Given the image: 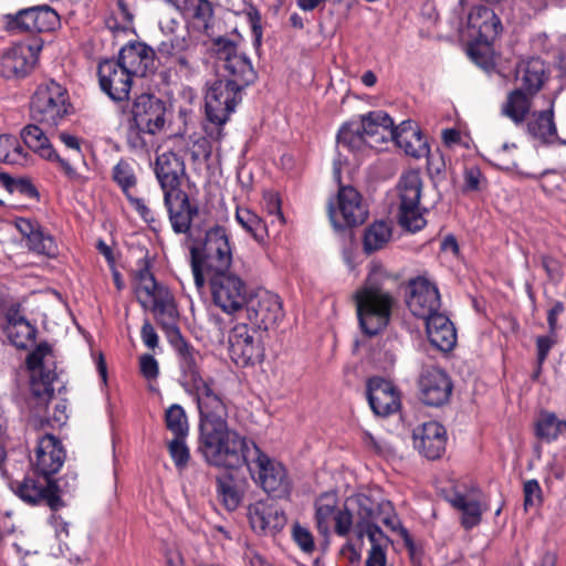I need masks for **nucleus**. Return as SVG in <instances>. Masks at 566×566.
I'll return each mask as SVG.
<instances>
[{
	"mask_svg": "<svg viewBox=\"0 0 566 566\" xmlns=\"http://www.w3.org/2000/svg\"><path fill=\"white\" fill-rule=\"evenodd\" d=\"M396 281V276L381 264H370L365 284L354 294L357 316L365 334L376 335L388 325L396 303L388 287Z\"/></svg>",
	"mask_w": 566,
	"mask_h": 566,
	"instance_id": "f257e3e1",
	"label": "nucleus"
},
{
	"mask_svg": "<svg viewBox=\"0 0 566 566\" xmlns=\"http://www.w3.org/2000/svg\"><path fill=\"white\" fill-rule=\"evenodd\" d=\"M199 449L205 460L218 468L235 469L258 453V446L228 427V423L200 429Z\"/></svg>",
	"mask_w": 566,
	"mask_h": 566,
	"instance_id": "f03ea898",
	"label": "nucleus"
},
{
	"mask_svg": "<svg viewBox=\"0 0 566 566\" xmlns=\"http://www.w3.org/2000/svg\"><path fill=\"white\" fill-rule=\"evenodd\" d=\"M395 134L391 117L384 111H374L343 125L337 134V143L350 151H361L366 147L379 150L394 139Z\"/></svg>",
	"mask_w": 566,
	"mask_h": 566,
	"instance_id": "7ed1b4c3",
	"label": "nucleus"
},
{
	"mask_svg": "<svg viewBox=\"0 0 566 566\" xmlns=\"http://www.w3.org/2000/svg\"><path fill=\"white\" fill-rule=\"evenodd\" d=\"M233 248L223 227H213L206 232L201 247L191 249V269L197 287H202L206 277L230 270Z\"/></svg>",
	"mask_w": 566,
	"mask_h": 566,
	"instance_id": "20e7f679",
	"label": "nucleus"
},
{
	"mask_svg": "<svg viewBox=\"0 0 566 566\" xmlns=\"http://www.w3.org/2000/svg\"><path fill=\"white\" fill-rule=\"evenodd\" d=\"M71 108L66 88L53 80L41 83L30 103L32 118L48 127L60 125Z\"/></svg>",
	"mask_w": 566,
	"mask_h": 566,
	"instance_id": "39448f33",
	"label": "nucleus"
},
{
	"mask_svg": "<svg viewBox=\"0 0 566 566\" xmlns=\"http://www.w3.org/2000/svg\"><path fill=\"white\" fill-rule=\"evenodd\" d=\"M422 187L421 174L415 169L403 172L396 186L398 221L410 232L421 230L427 223L420 207Z\"/></svg>",
	"mask_w": 566,
	"mask_h": 566,
	"instance_id": "423d86ee",
	"label": "nucleus"
},
{
	"mask_svg": "<svg viewBox=\"0 0 566 566\" xmlns=\"http://www.w3.org/2000/svg\"><path fill=\"white\" fill-rule=\"evenodd\" d=\"M30 370L31 392L40 409L46 408L54 395L53 382L56 379L55 357L48 344H40L27 358Z\"/></svg>",
	"mask_w": 566,
	"mask_h": 566,
	"instance_id": "0eeeda50",
	"label": "nucleus"
},
{
	"mask_svg": "<svg viewBox=\"0 0 566 566\" xmlns=\"http://www.w3.org/2000/svg\"><path fill=\"white\" fill-rule=\"evenodd\" d=\"M327 209L336 229L361 224L368 217L361 195L352 186H339L336 196L329 198Z\"/></svg>",
	"mask_w": 566,
	"mask_h": 566,
	"instance_id": "6e6552de",
	"label": "nucleus"
},
{
	"mask_svg": "<svg viewBox=\"0 0 566 566\" xmlns=\"http://www.w3.org/2000/svg\"><path fill=\"white\" fill-rule=\"evenodd\" d=\"M213 50L224 71V80L245 88L252 84L256 73L251 60L241 52L235 43L226 38H218L213 41Z\"/></svg>",
	"mask_w": 566,
	"mask_h": 566,
	"instance_id": "1a4fd4ad",
	"label": "nucleus"
},
{
	"mask_svg": "<svg viewBox=\"0 0 566 566\" xmlns=\"http://www.w3.org/2000/svg\"><path fill=\"white\" fill-rule=\"evenodd\" d=\"M213 303L224 313L233 314L244 307L249 297L247 283L230 271L206 277Z\"/></svg>",
	"mask_w": 566,
	"mask_h": 566,
	"instance_id": "9d476101",
	"label": "nucleus"
},
{
	"mask_svg": "<svg viewBox=\"0 0 566 566\" xmlns=\"http://www.w3.org/2000/svg\"><path fill=\"white\" fill-rule=\"evenodd\" d=\"M242 91L243 88L224 78L210 83L205 96L208 119L219 126L226 124L241 102Z\"/></svg>",
	"mask_w": 566,
	"mask_h": 566,
	"instance_id": "9b49d317",
	"label": "nucleus"
},
{
	"mask_svg": "<svg viewBox=\"0 0 566 566\" xmlns=\"http://www.w3.org/2000/svg\"><path fill=\"white\" fill-rule=\"evenodd\" d=\"M262 489L273 496L282 497L290 493V480L285 468L266 454L259 448L258 453L251 455V461L245 464Z\"/></svg>",
	"mask_w": 566,
	"mask_h": 566,
	"instance_id": "f8f14e48",
	"label": "nucleus"
},
{
	"mask_svg": "<svg viewBox=\"0 0 566 566\" xmlns=\"http://www.w3.org/2000/svg\"><path fill=\"white\" fill-rule=\"evenodd\" d=\"M244 306L248 319L259 329L266 331L284 317L280 296L268 290L261 289L250 294Z\"/></svg>",
	"mask_w": 566,
	"mask_h": 566,
	"instance_id": "ddd939ff",
	"label": "nucleus"
},
{
	"mask_svg": "<svg viewBox=\"0 0 566 566\" xmlns=\"http://www.w3.org/2000/svg\"><path fill=\"white\" fill-rule=\"evenodd\" d=\"M42 43L36 40L13 44L0 56V75L4 78H21L34 69Z\"/></svg>",
	"mask_w": 566,
	"mask_h": 566,
	"instance_id": "4468645a",
	"label": "nucleus"
},
{
	"mask_svg": "<svg viewBox=\"0 0 566 566\" xmlns=\"http://www.w3.org/2000/svg\"><path fill=\"white\" fill-rule=\"evenodd\" d=\"M229 352L232 360L239 366L253 365L261 361L264 355L260 334L247 324L234 325L229 335Z\"/></svg>",
	"mask_w": 566,
	"mask_h": 566,
	"instance_id": "2eb2a0df",
	"label": "nucleus"
},
{
	"mask_svg": "<svg viewBox=\"0 0 566 566\" xmlns=\"http://www.w3.org/2000/svg\"><path fill=\"white\" fill-rule=\"evenodd\" d=\"M157 52L176 72L182 75L190 74L195 63L196 43L190 39L188 31L161 40Z\"/></svg>",
	"mask_w": 566,
	"mask_h": 566,
	"instance_id": "dca6fc26",
	"label": "nucleus"
},
{
	"mask_svg": "<svg viewBox=\"0 0 566 566\" xmlns=\"http://www.w3.org/2000/svg\"><path fill=\"white\" fill-rule=\"evenodd\" d=\"M187 392L196 398L200 415L199 429L227 422V406L216 391L213 382L207 380Z\"/></svg>",
	"mask_w": 566,
	"mask_h": 566,
	"instance_id": "f3484780",
	"label": "nucleus"
},
{
	"mask_svg": "<svg viewBox=\"0 0 566 566\" xmlns=\"http://www.w3.org/2000/svg\"><path fill=\"white\" fill-rule=\"evenodd\" d=\"M407 305L415 316L422 319L441 312V301L438 287L424 276L412 279L409 282Z\"/></svg>",
	"mask_w": 566,
	"mask_h": 566,
	"instance_id": "a211bd4d",
	"label": "nucleus"
},
{
	"mask_svg": "<svg viewBox=\"0 0 566 566\" xmlns=\"http://www.w3.org/2000/svg\"><path fill=\"white\" fill-rule=\"evenodd\" d=\"M9 486L25 503L38 504L41 501H46L53 510L61 505V500L57 496V492H62L60 483H52L43 475L41 479L28 476L22 481H11Z\"/></svg>",
	"mask_w": 566,
	"mask_h": 566,
	"instance_id": "6ab92c4d",
	"label": "nucleus"
},
{
	"mask_svg": "<svg viewBox=\"0 0 566 566\" xmlns=\"http://www.w3.org/2000/svg\"><path fill=\"white\" fill-rule=\"evenodd\" d=\"M97 74L102 91L113 101L122 102L128 98L133 80L118 59L102 61Z\"/></svg>",
	"mask_w": 566,
	"mask_h": 566,
	"instance_id": "aec40b11",
	"label": "nucleus"
},
{
	"mask_svg": "<svg viewBox=\"0 0 566 566\" xmlns=\"http://www.w3.org/2000/svg\"><path fill=\"white\" fill-rule=\"evenodd\" d=\"M501 31L502 24L494 11L482 6L470 11L467 24L461 29L472 42H492Z\"/></svg>",
	"mask_w": 566,
	"mask_h": 566,
	"instance_id": "412c9836",
	"label": "nucleus"
},
{
	"mask_svg": "<svg viewBox=\"0 0 566 566\" xmlns=\"http://www.w3.org/2000/svg\"><path fill=\"white\" fill-rule=\"evenodd\" d=\"M419 391L423 403L439 407L449 400L452 391V382L442 369L428 367L421 373Z\"/></svg>",
	"mask_w": 566,
	"mask_h": 566,
	"instance_id": "4be33fe9",
	"label": "nucleus"
},
{
	"mask_svg": "<svg viewBox=\"0 0 566 566\" xmlns=\"http://www.w3.org/2000/svg\"><path fill=\"white\" fill-rule=\"evenodd\" d=\"M132 115L133 122L146 132L158 133L166 124V105L154 95L142 94L134 101Z\"/></svg>",
	"mask_w": 566,
	"mask_h": 566,
	"instance_id": "5701e85b",
	"label": "nucleus"
},
{
	"mask_svg": "<svg viewBox=\"0 0 566 566\" xmlns=\"http://www.w3.org/2000/svg\"><path fill=\"white\" fill-rule=\"evenodd\" d=\"M156 52L153 48L142 42L129 43L123 46L118 54L124 69H127L129 77H144L156 70Z\"/></svg>",
	"mask_w": 566,
	"mask_h": 566,
	"instance_id": "b1692460",
	"label": "nucleus"
},
{
	"mask_svg": "<svg viewBox=\"0 0 566 566\" xmlns=\"http://www.w3.org/2000/svg\"><path fill=\"white\" fill-rule=\"evenodd\" d=\"M367 398L375 415L387 417L400 408V394L389 380L373 377L367 382Z\"/></svg>",
	"mask_w": 566,
	"mask_h": 566,
	"instance_id": "393cba45",
	"label": "nucleus"
},
{
	"mask_svg": "<svg viewBox=\"0 0 566 566\" xmlns=\"http://www.w3.org/2000/svg\"><path fill=\"white\" fill-rule=\"evenodd\" d=\"M415 448L427 459H439L446 451L447 431L437 421H428L413 430Z\"/></svg>",
	"mask_w": 566,
	"mask_h": 566,
	"instance_id": "a878e982",
	"label": "nucleus"
},
{
	"mask_svg": "<svg viewBox=\"0 0 566 566\" xmlns=\"http://www.w3.org/2000/svg\"><path fill=\"white\" fill-rule=\"evenodd\" d=\"M448 501L461 513V524L467 530L476 526L481 522L482 513L488 509L482 501L481 491L475 488L457 489Z\"/></svg>",
	"mask_w": 566,
	"mask_h": 566,
	"instance_id": "bb28decb",
	"label": "nucleus"
},
{
	"mask_svg": "<svg viewBox=\"0 0 566 566\" xmlns=\"http://www.w3.org/2000/svg\"><path fill=\"white\" fill-rule=\"evenodd\" d=\"M248 516L251 527L259 534H274L286 524L284 512L269 501H258L251 504Z\"/></svg>",
	"mask_w": 566,
	"mask_h": 566,
	"instance_id": "cd10ccee",
	"label": "nucleus"
},
{
	"mask_svg": "<svg viewBox=\"0 0 566 566\" xmlns=\"http://www.w3.org/2000/svg\"><path fill=\"white\" fill-rule=\"evenodd\" d=\"M21 31L50 32L60 24V17L51 7L43 4L20 10L13 20Z\"/></svg>",
	"mask_w": 566,
	"mask_h": 566,
	"instance_id": "c85d7f7f",
	"label": "nucleus"
},
{
	"mask_svg": "<svg viewBox=\"0 0 566 566\" xmlns=\"http://www.w3.org/2000/svg\"><path fill=\"white\" fill-rule=\"evenodd\" d=\"M65 452L60 441L52 434H45L38 441L34 468L41 475L50 479L63 465Z\"/></svg>",
	"mask_w": 566,
	"mask_h": 566,
	"instance_id": "c756f323",
	"label": "nucleus"
},
{
	"mask_svg": "<svg viewBox=\"0 0 566 566\" xmlns=\"http://www.w3.org/2000/svg\"><path fill=\"white\" fill-rule=\"evenodd\" d=\"M164 202L174 231L187 233L193 217L198 213V208L190 203L188 195L181 190L166 192Z\"/></svg>",
	"mask_w": 566,
	"mask_h": 566,
	"instance_id": "7c9ffc66",
	"label": "nucleus"
},
{
	"mask_svg": "<svg viewBox=\"0 0 566 566\" xmlns=\"http://www.w3.org/2000/svg\"><path fill=\"white\" fill-rule=\"evenodd\" d=\"M15 228L27 239V245L31 251L50 258L57 255L59 248L55 239L45 232L38 221L17 218Z\"/></svg>",
	"mask_w": 566,
	"mask_h": 566,
	"instance_id": "2f4dec72",
	"label": "nucleus"
},
{
	"mask_svg": "<svg viewBox=\"0 0 566 566\" xmlns=\"http://www.w3.org/2000/svg\"><path fill=\"white\" fill-rule=\"evenodd\" d=\"M543 108L534 109L527 120V132L534 138L544 143H552L557 137V129L554 123V98L543 97Z\"/></svg>",
	"mask_w": 566,
	"mask_h": 566,
	"instance_id": "473e14b6",
	"label": "nucleus"
},
{
	"mask_svg": "<svg viewBox=\"0 0 566 566\" xmlns=\"http://www.w3.org/2000/svg\"><path fill=\"white\" fill-rule=\"evenodd\" d=\"M155 174L164 191H179L180 177L185 174V164L175 153L167 151L157 156Z\"/></svg>",
	"mask_w": 566,
	"mask_h": 566,
	"instance_id": "72a5a7b5",
	"label": "nucleus"
},
{
	"mask_svg": "<svg viewBox=\"0 0 566 566\" xmlns=\"http://www.w3.org/2000/svg\"><path fill=\"white\" fill-rule=\"evenodd\" d=\"M426 321V332L429 342L442 352L451 350L457 344V331L450 318L439 312Z\"/></svg>",
	"mask_w": 566,
	"mask_h": 566,
	"instance_id": "f704fd0d",
	"label": "nucleus"
},
{
	"mask_svg": "<svg viewBox=\"0 0 566 566\" xmlns=\"http://www.w3.org/2000/svg\"><path fill=\"white\" fill-rule=\"evenodd\" d=\"M545 63L538 57L522 60L515 70V81L518 88L536 95L547 80Z\"/></svg>",
	"mask_w": 566,
	"mask_h": 566,
	"instance_id": "c9c22d12",
	"label": "nucleus"
},
{
	"mask_svg": "<svg viewBox=\"0 0 566 566\" xmlns=\"http://www.w3.org/2000/svg\"><path fill=\"white\" fill-rule=\"evenodd\" d=\"M392 140L408 156L413 158L419 159L429 154V145L424 136L410 120H405L396 127V134Z\"/></svg>",
	"mask_w": 566,
	"mask_h": 566,
	"instance_id": "e433bc0d",
	"label": "nucleus"
},
{
	"mask_svg": "<svg viewBox=\"0 0 566 566\" xmlns=\"http://www.w3.org/2000/svg\"><path fill=\"white\" fill-rule=\"evenodd\" d=\"M536 95H531L522 88L516 87L509 93L502 104L501 113L510 118L515 125H522L531 114V109L537 106Z\"/></svg>",
	"mask_w": 566,
	"mask_h": 566,
	"instance_id": "4c0bfd02",
	"label": "nucleus"
},
{
	"mask_svg": "<svg viewBox=\"0 0 566 566\" xmlns=\"http://www.w3.org/2000/svg\"><path fill=\"white\" fill-rule=\"evenodd\" d=\"M179 365L181 370L180 384L186 391L205 382L198 368L199 354L186 343L178 347Z\"/></svg>",
	"mask_w": 566,
	"mask_h": 566,
	"instance_id": "58836bf2",
	"label": "nucleus"
},
{
	"mask_svg": "<svg viewBox=\"0 0 566 566\" xmlns=\"http://www.w3.org/2000/svg\"><path fill=\"white\" fill-rule=\"evenodd\" d=\"M134 289L137 301L143 307L154 305L157 294L167 290L156 282L147 261H143L135 274Z\"/></svg>",
	"mask_w": 566,
	"mask_h": 566,
	"instance_id": "ea45409f",
	"label": "nucleus"
},
{
	"mask_svg": "<svg viewBox=\"0 0 566 566\" xmlns=\"http://www.w3.org/2000/svg\"><path fill=\"white\" fill-rule=\"evenodd\" d=\"M338 507V497L334 492H326L315 501V522L318 532L326 536L329 534L331 524L334 521Z\"/></svg>",
	"mask_w": 566,
	"mask_h": 566,
	"instance_id": "a19ab883",
	"label": "nucleus"
},
{
	"mask_svg": "<svg viewBox=\"0 0 566 566\" xmlns=\"http://www.w3.org/2000/svg\"><path fill=\"white\" fill-rule=\"evenodd\" d=\"M154 303V305L144 306V308L150 310L164 328L167 331H177V310L169 291L159 292Z\"/></svg>",
	"mask_w": 566,
	"mask_h": 566,
	"instance_id": "79ce46f5",
	"label": "nucleus"
},
{
	"mask_svg": "<svg viewBox=\"0 0 566 566\" xmlns=\"http://www.w3.org/2000/svg\"><path fill=\"white\" fill-rule=\"evenodd\" d=\"M21 138L24 145L41 158L45 159L52 156L54 149L48 136L39 126L30 124L23 127Z\"/></svg>",
	"mask_w": 566,
	"mask_h": 566,
	"instance_id": "37998d69",
	"label": "nucleus"
},
{
	"mask_svg": "<svg viewBox=\"0 0 566 566\" xmlns=\"http://www.w3.org/2000/svg\"><path fill=\"white\" fill-rule=\"evenodd\" d=\"M566 432V421L556 417L552 412H541L535 426L537 438L546 442L556 440Z\"/></svg>",
	"mask_w": 566,
	"mask_h": 566,
	"instance_id": "c03bdc74",
	"label": "nucleus"
},
{
	"mask_svg": "<svg viewBox=\"0 0 566 566\" xmlns=\"http://www.w3.org/2000/svg\"><path fill=\"white\" fill-rule=\"evenodd\" d=\"M0 161L23 166L28 163V153L12 135H0Z\"/></svg>",
	"mask_w": 566,
	"mask_h": 566,
	"instance_id": "a18cd8bd",
	"label": "nucleus"
},
{
	"mask_svg": "<svg viewBox=\"0 0 566 566\" xmlns=\"http://www.w3.org/2000/svg\"><path fill=\"white\" fill-rule=\"evenodd\" d=\"M218 495L228 511H234L241 503L243 491L230 474L217 479Z\"/></svg>",
	"mask_w": 566,
	"mask_h": 566,
	"instance_id": "49530a36",
	"label": "nucleus"
},
{
	"mask_svg": "<svg viewBox=\"0 0 566 566\" xmlns=\"http://www.w3.org/2000/svg\"><path fill=\"white\" fill-rule=\"evenodd\" d=\"M10 342L18 348H25L35 336V328L24 318H12L7 326Z\"/></svg>",
	"mask_w": 566,
	"mask_h": 566,
	"instance_id": "de8ad7c7",
	"label": "nucleus"
},
{
	"mask_svg": "<svg viewBox=\"0 0 566 566\" xmlns=\"http://www.w3.org/2000/svg\"><path fill=\"white\" fill-rule=\"evenodd\" d=\"M391 238V229L385 221L371 223L364 234V249L367 252H374L382 249Z\"/></svg>",
	"mask_w": 566,
	"mask_h": 566,
	"instance_id": "09e8293b",
	"label": "nucleus"
},
{
	"mask_svg": "<svg viewBox=\"0 0 566 566\" xmlns=\"http://www.w3.org/2000/svg\"><path fill=\"white\" fill-rule=\"evenodd\" d=\"M112 177L126 197L132 196L130 192L137 184V177L132 163L125 159L119 160L113 167Z\"/></svg>",
	"mask_w": 566,
	"mask_h": 566,
	"instance_id": "8fccbe9b",
	"label": "nucleus"
},
{
	"mask_svg": "<svg viewBox=\"0 0 566 566\" xmlns=\"http://www.w3.org/2000/svg\"><path fill=\"white\" fill-rule=\"evenodd\" d=\"M165 422L167 429L175 437H187L189 433V424L185 409L174 403L165 411Z\"/></svg>",
	"mask_w": 566,
	"mask_h": 566,
	"instance_id": "3c124183",
	"label": "nucleus"
},
{
	"mask_svg": "<svg viewBox=\"0 0 566 566\" xmlns=\"http://www.w3.org/2000/svg\"><path fill=\"white\" fill-rule=\"evenodd\" d=\"M106 27L113 31L125 32L130 29L133 23V14L127 4L123 0H117L112 10V14L106 19Z\"/></svg>",
	"mask_w": 566,
	"mask_h": 566,
	"instance_id": "603ef678",
	"label": "nucleus"
},
{
	"mask_svg": "<svg viewBox=\"0 0 566 566\" xmlns=\"http://www.w3.org/2000/svg\"><path fill=\"white\" fill-rule=\"evenodd\" d=\"M491 42H472L469 46V55L472 61L490 73L495 67V55L491 48Z\"/></svg>",
	"mask_w": 566,
	"mask_h": 566,
	"instance_id": "864d4df0",
	"label": "nucleus"
},
{
	"mask_svg": "<svg viewBox=\"0 0 566 566\" xmlns=\"http://www.w3.org/2000/svg\"><path fill=\"white\" fill-rule=\"evenodd\" d=\"M235 220L247 232L252 234L254 239L259 240L263 238L265 224L262 219L250 209L237 208Z\"/></svg>",
	"mask_w": 566,
	"mask_h": 566,
	"instance_id": "5fc2aeb1",
	"label": "nucleus"
},
{
	"mask_svg": "<svg viewBox=\"0 0 566 566\" xmlns=\"http://www.w3.org/2000/svg\"><path fill=\"white\" fill-rule=\"evenodd\" d=\"M156 134L146 132V129L133 122L127 133L128 146L137 153L148 151L154 146V136Z\"/></svg>",
	"mask_w": 566,
	"mask_h": 566,
	"instance_id": "6e6d98bb",
	"label": "nucleus"
},
{
	"mask_svg": "<svg viewBox=\"0 0 566 566\" xmlns=\"http://www.w3.org/2000/svg\"><path fill=\"white\" fill-rule=\"evenodd\" d=\"M182 12L186 17L200 20L207 24L212 15V8L208 0H184Z\"/></svg>",
	"mask_w": 566,
	"mask_h": 566,
	"instance_id": "4d7b16f0",
	"label": "nucleus"
},
{
	"mask_svg": "<svg viewBox=\"0 0 566 566\" xmlns=\"http://www.w3.org/2000/svg\"><path fill=\"white\" fill-rule=\"evenodd\" d=\"M377 510L379 520L384 523L385 526L394 532L399 533L402 536H407L408 532L401 526V523L390 502L381 501L377 504Z\"/></svg>",
	"mask_w": 566,
	"mask_h": 566,
	"instance_id": "13d9d810",
	"label": "nucleus"
},
{
	"mask_svg": "<svg viewBox=\"0 0 566 566\" xmlns=\"http://www.w3.org/2000/svg\"><path fill=\"white\" fill-rule=\"evenodd\" d=\"M187 437H175L168 443L169 454L178 468H184L190 458L189 449L186 444Z\"/></svg>",
	"mask_w": 566,
	"mask_h": 566,
	"instance_id": "bf43d9fd",
	"label": "nucleus"
},
{
	"mask_svg": "<svg viewBox=\"0 0 566 566\" xmlns=\"http://www.w3.org/2000/svg\"><path fill=\"white\" fill-rule=\"evenodd\" d=\"M524 506L525 510L537 506L542 502V489L536 480H528L524 483Z\"/></svg>",
	"mask_w": 566,
	"mask_h": 566,
	"instance_id": "052dcab7",
	"label": "nucleus"
},
{
	"mask_svg": "<svg viewBox=\"0 0 566 566\" xmlns=\"http://www.w3.org/2000/svg\"><path fill=\"white\" fill-rule=\"evenodd\" d=\"M262 205L265 211L273 216L280 224L284 222V218L281 211V200L277 193L273 191H265L263 195Z\"/></svg>",
	"mask_w": 566,
	"mask_h": 566,
	"instance_id": "680f3d73",
	"label": "nucleus"
},
{
	"mask_svg": "<svg viewBox=\"0 0 566 566\" xmlns=\"http://www.w3.org/2000/svg\"><path fill=\"white\" fill-rule=\"evenodd\" d=\"M335 533L338 536L346 537L348 536L349 532L353 530V515L352 513L346 509H339L337 512L335 518Z\"/></svg>",
	"mask_w": 566,
	"mask_h": 566,
	"instance_id": "e2e57ef3",
	"label": "nucleus"
},
{
	"mask_svg": "<svg viewBox=\"0 0 566 566\" xmlns=\"http://www.w3.org/2000/svg\"><path fill=\"white\" fill-rule=\"evenodd\" d=\"M292 534H293L294 541L296 542V544L300 546V548L303 552L311 553L314 549L313 536L306 527H304L300 524H295L293 526Z\"/></svg>",
	"mask_w": 566,
	"mask_h": 566,
	"instance_id": "0e129e2a",
	"label": "nucleus"
},
{
	"mask_svg": "<svg viewBox=\"0 0 566 566\" xmlns=\"http://www.w3.org/2000/svg\"><path fill=\"white\" fill-rule=\"evenodd\" d=\"M127 199L142 219L155 230L158 221L154 211L145 203V201L133 196L127 197Z\"/></svg>",
	"mask_w": 566,
	"mask_h": 566,
	"instance_id": "69168bd1",
	"label": "nucleus"
},
{
	"mask_svg": "<svg viewBox=\"0 0 566 566\" xmlns=\"http://www.w3.org/2000/svg\"><path fill=\"white\" fill-rule=\"evenodd\" d=\"M140 371L147 379L158 376V363L151 355H144L139 360Z\"/></svg>",
	"mask_w": 566,
	"mask_h": 566,
	"instance_id": "338daca9",
	"label": "nucleus"
},
{
	"mask_svg": "<svg viewBox=\"0 0 566 566\" xmlns=\"http://www.w3.org/2000/svg\"><path fill=\"white\" fill-rule=\"evenodd\" d=\"M159 28L165 38L181 34L187 31L179 21L174 18H167L159 22Z\"/></svg>",
	"mask_w": 566,
	"mask_h": 566,
	"instance_id": "774afa93",
	"label": "nucleus"
}]
</instances>
